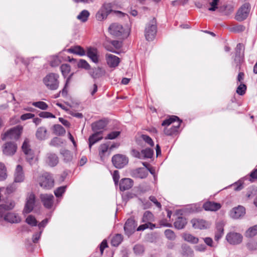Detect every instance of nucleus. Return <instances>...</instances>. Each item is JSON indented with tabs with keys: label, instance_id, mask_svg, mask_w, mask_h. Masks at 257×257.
Segmentation results:
<instances>
[{
	"label": "nucleus",
	"instance_id": "nucleus-28",
	"mask_svg": "<svg viewBox=\"0 0 257 257\" xmlns=\"http://www.w3.org/2000/svg\"><path fill=\"white\" fill-rule=\"evenodd\" d=\"M181 121H177L176 124H174L170 128L166 127L164 130V133L167 136H171L178 132Z\"/></svg>",
	"mask_w": 257,
	"mask_h": 257
},
{
	"label": "nucleus",
	"instance_id": "nucleus-54",
	"mask_svg": "<svg viewBox=\"0 0 257 257\" xmlns=\"http://www.w3.org/2000/svg\"><path fill=\"white\" fill-rule=\"evenodd\" d=\"M39 115L41 117L43 118H55V116L52 113L47 111L41 112Z\"/></svg>",
	"mask_w": 257,
	"mask_h": 257
},
{
	"label": "nucleus",
	"instance_id": "nucleus-41",
	"mask_svg": "<svg viewBox=\"0 0 257 257\" xmlns=\"http://www.w3.org/2000/svg\"><path fill=\"white\" fill-rule=\"evenodd\" d=\"M32 104L33 106L42 110H46L48 108L47 104L44 101H39L33 102Z\"/></svg>",
	"mask_w": 257,
	"mask_h": 257
},
{
	"label": "nucleus",
	"instance_id": "nucleus-17",
	"mask_svg": "<svg viewBox=\"0 0 257 257\" xmlns=\"http://www.w3.org/2000/svg\"><path fill=\"white\" fill-rule=\"evenodd\" d=\"M14 181L17 183H21L25 179V175L22 166H17L14 174Z\"/></svg>",
	"mask_w": 257,
	"mask_h": 257
},
{
	"label": "nucleus",
	"instance_id": "nucleus-15",
	"mask_svg": "<svg viewBox=\"0 0 257 257\" xmlns=\"http://www.w3.org/2000/svg\"><path fill=\"white\" fill-rule=\"evenodd\" d=\"M15 203L13 201L0 205V221L4 220V216L7 213V211L13 209Z\"/></svg>",
	"mask_w": 257,
	"mask_h": 257
},
{
	"label": "nucleus",
	"instance_id": "nucleus-46",
	"mask_svg": "<svg viewBox=\"0 0 257 257\" xmlns=\"http://www.w3.org/2000/svg\"><path fill=\"white\" fill-rule=\"evenodd\" d=\"M22 150L25 154H27L28 152L32 151L30 148L29 141L28 140L26 139L22 145Z\"/></svg>",
	"mask_w": 257,
	"mask_h": 257
},
{
	"label": "nucleus",
	"instance_id": "nucleus-26",
	"mask_svg": "<svg viewBox=\"0 0 257 257\" xmlns=\"http://www.w3.org/2000/svg\"><path fill=\"white\" fill-rule=\"evenodd\" d=\"M224 223L223 221H218L216 225V231L215 235V240L218 241L223 236L224 233Z\"/></svg>",
	"mask_w": 257,
	"mask_h": 257
},
{
	"label": "nucleus",
	"instance_id": "nucleus-4",
	"mask_svg": "<svg viewBox=\"0 0 257 257\" xmlns=\"http://www.w3.org/2000/svg\"><path fill=\"white\" fill-rule=\"evenodd\" d=\"M59 75L55 73H49L43 78V82L49 89L56 90L59 86Z\"/></svg>",
	"mask_w": 257,
	"mask_h": 257
},
{
	"label": "nucleus",
	"instance_id": "nucleus-58",
	"mask_svg": "<svg viewBox=\"0 0 257 257\" xmlns=\"http://www.w3.org/2000/svg\"><path fill=\"white\" fill-rule=\"evenodd\" d=\"M149 199H150V201H152V202H153L154 203V204L158 208H159L160 209L161 208V203L159 202L158 201L157 199H156V198L155 196H151L149 197Z\"/></svg>",
	"mask_w": 257,
	"mask_h": 257
},
{
	"label": "nucleus",
	"instance_id": "nucleus-50",
	"mask_svg": "<svg viewBox=\"0 0 257 257\" xmlns=\"http://www.w3.org/2000/svg\"><path fill=\"white\" fill-rule=\"evenodd\" d=\"M246 86L244 84H240L236 89V93L239 95H242L245 92Z\"/></svg>",
	"mask_w": 257,
	"mask_h": 257
},
{
	"label": "nucleus",
	"instance_id": "nucleus-3",
	"mask_svg": "<svg viewBox=\"0 0 257 257\" xmlns=\"http://www.w3.org/2000/svg\"><path fill=\"white\" fill-rule=\"evenodd\" d=\"M157 32V22L155 18L152 19L147 24L145 30V36L148 41H153Z\"/></svg>",
	"mask_w": 257,
	"mask_h": 257
},
{
	"label": "nucleus",
	"instance_id": "nucleus-45",
	"mask_svg": "<svg viewBox=\"0 0 257 257\" xmlns=\"http://www.w3.org/2000/svg\"><path fill=\"white\" fill-rule=\"evenodd\" d=\"M26 222L32 226H35L37 225V221L35 217L31 215H29L26 219Z\"/></svg>",
	"mask_w": 257,
	"mask_h": 257
},
{
	"label": "nucleus",
	"instance_id": "nucleus-31",
	"mask_svg": "<svg viewBox=\"0 0 257 257\" xmlns=\"http://www.w3.org/2000/svg\"><path fill=\"white\" fill-rule=\"evenodd\" d=\"M183 239L192 244H196L199 242V238L192 234L188 233H184L182 235Z\"/></svg>",
	"mask_w": 257,
	"mask_h": 257
},
{
	"label": "nucleus",
	"instance_id": "nucleus-51",
	"mask_svg": "<svg viewBox=\"0 0 257 257\" xmlns=\"http://www.w3.org/2000/svg\"><path fill=\"white\" fill-rule=\"evenodd\" d=\"M61 154L64 157V160L66 161H69L72 159V156L71 155L70 152L68 150H62L61 151Z\"/></svg>",
	"mask_w": 257,
	"mask_h": 257
},
{
	"label": "nucleus",
	"instance_id": "nucleus-11",
	"mask_svg": "<svg viewBox=\"0 0 257 257\" xmlns=\"http://www.w3.org/2000/svg\"><path fill=\"white\" fill-rule=\"evenodd\" d=\"M226 239L231 244H237L242 241V237L239 233L232 232L227 234Z\"/></svg>",
	"mask_w": 257,
	"mask_h": 257
},
{
	"label": "nucleus",
	"instance_id": "nucleus-29",
	"mask_svg": "<svg viewBox=\"0 0 257 257\" xmlns=\"http://www.w3.org/2000/svg\"><path fill=\"white\" fill-rule=\"evenodd\" d=\"M133 176L141 179H144L147 177L148 173L147 170L144 168H138L133 172Z\"/></svg>",
	"mask_w": 257,
	"mask_h": 257
},
{
	"label": "nucleus",
	"instance_id": "nucleus-49",
	"mask_svg": "<svg viewBox=\"0 0 257 257\" xmlns=\"http://www.w3.org/2000/svg\"><path fill=\"white\" fill-rule=\"evenodd\" d=\"M141 138L145 142H146L149 146L151 147H153L154 146V142L149 136L146 135H142L141 136Z\"/></svg>",
	"mask_w": 257,
	"mask_h": 257
},
{
	"label": "nucleus",
	"instance_id": "nucleus-27",
	"mask_svg": "<svg viewBox=\"0 0 257 257\" xmlns=\"http://www.w3.org/2000/svg\"><path fill=\"white\" fill-rule=\"evenodd\" d=\"M95 133L89 137V147L90 149L93 145L101 140L103 137L102 136V131L94 132Z\"/></svg>",
	"mask_w": 257,
	"mask_h": 257
},
{
	"label": "nucleus",
	"instance_id": "nucleus-23",
	"mask_svg": "<svg viewBox=\"0 0 257 257\" xmlns=\"http://www.w3.org/2000/svg\"><path fill=\"white\" fill-rule=\"evenodd\" d=\"M134 184L133 181L130 178H124L120 180L119 189L121 191H125L131 189Z\"/></svg>",
	"mask_w": 257,
	"mask_h": 257
},
{
	"label": "nucleus",
	"instance_id": "nucleus-53",
	"mask_svg": "<svg viewBox=\"0 0 257 257\" xmlns=\"http://www.w3.org/2000/svg\"><path fill=\"white\" fill-rule=\"evenodd\" d=\"M66 187L61 186L58 187L55 191L54 194L57 197L61 196L65 191Z\"/></svg>",
	"mask_w": 257,
	"mask_h": 257
},
{
	"label": "nucleus",
	"instance_id": "nucleus-7",
	"mask_svg": "<svg viewBox=\"0 0 257 257\" xmlns=\"http://www.w3.org/2000/svg\"><path fill=\"white\" fill-rule=\"evenodd\" d=\"M250 9V5L248 3H245L242 5L238 9L235 19L238 21H242L248 17Z\"/></svg>",
	"mask_w": 257,
	"mask_h": 257
},
{
	"label": "nucleus",
	"instance_id": "nucleus-1",
	"mask_svg": "<svg viewBox=\"0 0 257 257\" xmlns=\"http://www.w3.org/2000/svg\"><path fill=\"white\" fill-rule=\"evenodd\" d=\"M22 130L23 127L21 125H17L11 128L2 134V139L3 141L17 140L20 137Z\"/></svg>",
	"mask_w": 257,
	"mask_h": 257
},
{
	"label": "nucleus",
	"instance_id": "nucleus-37",
	"mask_svg": "<svg viewBox=\"0 0 257 257\" xmlns=\"http://www.w3.org/2000/svg\"><path fill=\"white\" fill-rule=\"evenodd\" d=\"M108 149V145L107 144H101L99 147V155L100 157L101 160L103 161L104 156L107 152Z\"/></svg>",
	"mask_w": 257,
	"mask_h": 257
},
{
	"label": "nucleus",
	"instance_id": "nucleus-39",
	"mask_svg": "<svg viewBox=\"0 0 257 257\" xmlns=\"http://www.w3.org/2000/svg\"><path fill=\"white\" fill-rule=\"evenodd\" d=\"M7 177V168L4 163H0V181L5 180Z\"/></svg>",
	"mask_w": 257,
	"mask_h": 257
},
{
	"label": "nucleus",
	"instance_id": "nucleus-30",
	"mask_svg": "<svg viewBox=\"0 0 257 257\" xmlns=\"http://www.w3.org/2000/svg\"><path fill=\"white\" fill-rule=\"evenodd\" d=\"M105 71L100 67L94 68L89 71V74L93 78H98L103 76Z\"/></svg>",
	"mask_w": 257,
	"mask_h": 257
},
{
	"label": "nucleus",
	"instance_id": "nucleus-21",
	"mask_svg": "<svg viewBox=\"0 0 257 257\" xmlns=\"http://www.w3.org/2000/svg\"><path fill=\"white\" fill-rule=\"evenodd\" d=\"M203 208L206 211H216L221 207V204L212 201H208L204 203Z\"/></svg>",
	"mask_w": 257,
	"mask_h": 257
},
{
	"label": "nucleus",
	"instance_id": "nucleus-43",
	"mask_svg": "<svg viewBox=\"0 0 257 257\" xmlns=\"http://www.w3.org/2000/svg\"><path fill=\"white\" fill-rule=\"evenodd\" d=\"M154 151L152 149L148 148L142 150L143 159L146 158H151L153 156Z\"/></svg>",
	"mask_w": 257,
	"mask_h": 257
},
{
	"label": "nucleus",
	"instance_id": "nucleus-44",
	"mask_svg": "<svg viewBox=\"0 0 257 257\" xmlns=\"http://www.w3.org/2000/svg\"><path fill=\"white\" fill-rule=\"evenodd\" d=\"M219 0H212L209 2L208 10L210 11H214L217 9L218 3Z\"/></svg>",
	"mask_w": 257,
	"mask_h": 257
},
{
	"label": "nucleus",
	"instance_id": "nucleus-9",
	"mask_svg": "<svg viewBox=\"0 0 257 257\" xmlns=\"http://www.w3.org/2000/svg\"><path fill=\"white\" fill-rule=\"evenodd\" d=\"M112 162L117 168H122L128 163L127 159L123 155L117 154L112 158Z\"/></svg>",
	"mask_w": 257,
	"mask_h": 257
},
{
	"label": "nucleus",
	"instance_id": "nucleus-34",
	"mask_svg": "<svg viewBox=\"0 0 257 257\" xmlns=\"http://www.w3.org/2000/svg\"><path fill=\"white\" fill-rule=\"evenodd\" d=\"M187 224L186 218L182 217H179L174 222L175 227L178 229H181L183 228Z\"/></svg>",
	"mask_w": 257,
	"mask_h": 257
},
{
	"label": "nucleus",
	"instance_id": "nucleus-12",
	"mask_svg": "<svg viewBox=\"0 0 257 257\" xmlns=\"http://www.w3.org/2000/svg\"><path fill=\"white\" fill-rule=\"evenodd\" d=\"M40 199L44 206L47 208H51L54 203V197L52 194H42Z\"/></svg>",
	"mask_w": 257,
	"mask_h": 257
},
{
	"label": "nucleus",
	"instance_id": "nucleus-36",
	"mask_svg": "<svg viewBox=\"0 0 257 257\" xmlns=\"http://www.w3.org/2000/svg\"><path fill=\"white\" fill-rule=\"evenodd\" d=\"M177 121H181L178 117L175 115H172L168 119L164 120L162 123L163 126H168L171 124L176 122Z\"/></svg>",
	"mask_w": 257,
	"mask_h": 257
},
{
	"label": "nucleus",
	"instance_id": "nucleus-35",
	"mask_svg": "<svg viewBox=\"0 0 257 257\" xmlns=\"http://www.w3.org/2000/svg\"><path fill=\"white\" fill-rule=\"evenodd\" d=\"M89 16V12L87 10H84L81 11L77 16V19L80 21L84 23L87 21Z\"/></svg>",
	"mask_w": 257,
	"mask_h": 257
},
{
	"label": "nucleus",
	"instance_id": "nucleus-18",
	"mask_svg": "<svg viewBox=\"0 0 257 257\" xmlns=\"http://www.w3.org/2000/svg\"><path fill=\"white\" fill-rule=\"evenodd\" d=\"M105 57L107 64L110 67H116L120 63L119 58L115 55L107 54Z\"/></svg>",
	"mask_w": 257,
	"mask_h": 257
},
{
	"label": "nucleus",
	"instance_id": "nucleus-22",
	"mask_svg": "<svg viewBox=\"0 0 257 257\" xmlns=\"http://www.w3.org/2000/svg\"><path fill=\"white\" fill-rule=\"evenodd\" d=\"M136 227L135 222L133 218H129L124 225V230L128 235L131 234L135 230Z\"/></svg>",
	"mask_w": 257,
	"mask_h": 257
},
{
	"label": "nucleus",
	"instance_id": "nucleus-10",
	"mask_svg": "<svg viewBox=\"0 0 257 257\" xmlns=\"http://www.w3.org/2000/svg\"><path fill=\"white\" fill-rule=\"evenodd\" d=\"M109 33L113 36L120 37L124 34L125 30L122 26L117 23L112 24L108 28Z\"/></svg>",
	"mask_w": 257,
	"mask_h": 257
},
{
	"label": "nucleus",
	"instance_id": "nucleus-52",
	"mask_svg": "<svg viewBox=\"0 0 257 257\" xmlns=\"http://www.w3.org/2000/svg\"><path fill=\"white\" fill-rule=\"evenodd\" d=\"M120 134L119 131H114L110 133L105 138V139L113 140L116 138Z\"/></svg>",
	"mask_w": 257,
	"mask_h": 257
},
{
	"label": "nucleus",
	"instance_id": "nucleus-61",
	"mask_svg": "<svg viewBox=\"0 0 257 257\" xmlns=\"http://www.w3.org/2000/svg\"><path fill=\"white\" fill-rule=\"evenodd\" d=\"M42 231L43 230H42L39 233H36L35 234H34V235L32 237L33 242L36 243L38 242V241L40 238Z\"/></svg>",
	"mask_w": 257,
	"mask_h": 257
},
{
	"label": "nucleus",
	"instance_id": "nucleus-5",
	"mask_svg": "<svg viewBox=\"0 0 257 257\" xmlns=\"http://www.w3.org/2000/svg\"><path fill=\"white\" fill-rule=\"evenodd\" d=\"M39 184L43 188L51 189L54 186V179L50 174L45 173L40 177Z\"/></svg>",
	"mask_w": 257,
	"mask_h": 257
},
{
	"label": "nucleus",
	"instance_id": "nucleus-55",
	"mask_svg": "<svg viewBox=\"0 0 257 257\" xmlns=\"http://www.w3.org/2000/svg\"><path fill=\"white\" fill-rule=\"evenodd\" d=\"M166 236L169 239H174L175 237V235L174 232L171 229H167L165 231Z\"/></svg>",
	"mask_w": 257,
	"mask_h": 257
},
{
	"label": "nucleus",
	"instance_id": "nucleus-2",
	"mask_svg": "<svg viewBox=\"0 0 257 257\" xmlns=\"http://www.w3.org/2000/svg\"><path fill=\"white\" fill-rule=\"evenodd\" d=\"M154 221L155 217L152 212L149 211L145 212L142 219V221L145 224L140 225L137 231H143L147 228L154 229L156 227V225L152 222Z\"/></svg>",
	"mask_w": 257,
	"mask_h": 257
},
{
	"label": "nucleus",
	"instance_id": "nucleus-64",
	"mask_svg": "<svg viewBox=\"0 0 257 257\" xmlns=\"http://www.w3.org/2000/svg\"><path fill=\"white\" fill-rule=\"evenodd\" d=\"M233 186H234V190L235 191H239L243 188L242 182L241 181L236 182L233 184Z\"/></svg>",
	"mask_w": 257,
	"mask_h": 257
},
{
	"label": "nucleus",
	"instance_id": "nucleus-57",
	"mask_svg": "<svg viewBox=\"0 0 257 257\" xmlns=\"http://www.w3.org/2000/svg\"><path fill=\"white\" fill-rule=\"evenodd\" d=\"M112 177L115 185H117L119 179V174L118 171L117 170L114 171L112 174Z\"/></svg>",
	"mask_w": 257,
	"mask_h": 257
},
{
	"label": "nucleus",
	"instance_id": "nucleus-33",
	"mask_svg": "<svg viewBox=\"0 0 257 257\" xmlns=\"http://www.w3.org/2000/svg\"><path fill=\"white\" fill-rule=\"evenodd\" d=\"M67 51L71 53L75 54L80 56H84L85 55L84 50L79 46L71 47L68 49Z\"/></svg>",
	"mask_w": 257,
	"mask_h": 257
},
{
	"label": "nucleus",
	"instance_id": "nucleus-42",
	"mask_svg": "<svg viewBox=\"0 0 257 257\" xmlns=\"http://www.w3.org/2000/svg\"><path fill=\"white\" fill-rule=\"evenodd\" d=\"M54 133L56 135H62L65 133V130L60 124H55L53 126Z\"/></svg>",
	"mask_w": 257,
	"mask_h": 257
},
{
	"label": "nucleus",
	"instance_id": "nucleus-25",
	"mask_svg": "<svg viewBox=\"0 0 257 257\" xmlns=\"http://www.w3.org/2000/svg\"><path fill=\"white\" fill-rule=\"evenodd\" d=\"M87 56L95 63L98 62L97 50L94 48H88L86 50Z\"/></svg>",
	"mask_w": 257,
	"mask_h": 257
},
{
	"label": "nucleus",
	"instance_id": "nucleus-56",
	"mask_svg": "<svg viewBox=\"0 0 257 257\" xmlns=\"http://www.w3.org/2000/svg\"><path fill=\"white\" fill-rule=\"evenodd\" d=\"M26 155V159L27 161L29 162V163L32 165L33 164L34 155L33 153V151H31L30 152H28L27 154H25Z\"/></svg>",
	"mask_w": 257,
	"mask_h": 257
},
{
	"label": "nucleus",
	"instance_id": "nucleus-14",
	"mask_svg": "<svg viewBox=\"0 0 257 257\" xmlns=\"http://www.w3.org/2000/svg\"><path fill=\"white\" fill-rule=\"evenodd\" d=\"M245 209L242 206H238L231 209L230 212V216L233 219H238L244 215Z\"/></svg>",
	"mask_w": 257,
	"mask_h": 257
},
{
	"label": "nucleus",
	"instance_id": "nucleus-62",
	"mask_svg": "<svg viewBox=\"0 0 257 257\" xmlns=\"http://www.w3.org/2000/svg\"><path fill=\"white\" fill-rule=\"evenodd\" d=\"M112 45L113 47V48H115L117 49H119L121 47V42L119 41H112L111 42Z\"/></svg>",
	"mask_w": 257,
	"mask_h": 257
},
{
	"label": "nucleus",
	"instance_id": "nucleus-32",
	"mask_svg": "<svg viewBox=\"0 0 257 257\" xmlns=\"http://www.w3.org/2000/svg\"><path fill=\"white\" fill-rule=\"evenodd\" d=\"M36 137L39 140H44L47 138V129L44 126L39 127L36 132Z\"/></svg>",
	"mask_w": 257,
	"mask_h": 257
},
{
	"label": "nucleus",
	"instance_id": "nucleus-6",
	"mask_svg": "<svg viewBox=\"0 0 257 257\" xmlns=\"http://www.w3.org/2000/svg\"><path fill=\"white\" fill-rule=\"evenodd\" d=\"M111 4H103L96 14L95 17L97 20L101 21L106 19L107 16L111 11Z\"/></svg>",
	"mask_w": 257,
	"mask_h": 257
},
{
	"label": "nucleus",
	"instance_id": "nucleus-48",
	"mask_svg": "<svg viewBox=\"0 0 257 257\" xmlns=\"http://www.w3.org/2000/svg\"><path fill=\"white\" fill-rule=\"evenodd\" d=\"M78 66L79 68H82L86 70H88L90 68V65L88 62L83 59H81L78 63Z\"/></svg>",
	"mask_w": 257,
	"mask_h": 257
},
{
	"label": "nucleus",
	"instance_id": "nucleus-24",
	"mask_svg": "<svg viewBox=\"0 0 257 257\" xmlns=\"http://www.w3.org/2000/svg\"><path fill=\"white\" fill-rule=\"evenodd\" d=\"M108 121L105 119H101L92 123L91 127L93 132L102 131L107 125Z\"/></svg>",
	"mask_w": 257,
	"mask_h": 257
},
{
	"label": "nucleus",
	"instance_id": "nucleus-20",
	"mask_svg": "<svg viewBox=\"0 0 257 257\" xmlns=\"http://www.w3.org/2000/svg\"><path fill=\"white\" fill-rule=\"evenodd\" d=\"M4 220L12 223H17L21 221V218L17 213L8 212L5 215Z\"/></svg>",
	"mask_w": 257,
	"mask_h": 257
},
{
	"label": "nucleus",
	"instance_id": "nucleus-8",
	"mask_svg": "<svg viewBox=\"0 0 257 257\" xmlns=\"http://www.w3.org/2000/svg\"><path fill=\"white\" fill-rule=\"evenodd\" d=\"M191 223L195 229H206L211 225L210 222L200 218H193L191 220Z\"/></svg>",
	"mask_w": 257,
	"mask_h": 257
},
{
	"label": "nucleus",
	"instance_id": "nucleus-19",
	"mask_svg": "<svg viewBox=\"0 0 257 257\" xmlns=\"http://www.w3.org/2000/svg\"><path fill=\"white\" fill-rule=\"evenodd\" d=\"M45 162L48 166L54 167L58 163L59 159L55 154L49 153L46 155Z\"/></svg>",
	"mask_w": 257,
	"mask_h": 257
},
{
	"label": "nucleus",
	"instance_id": "nucleus-40",
	"mask_svg": "<svg viewBox=\"0 0 257 257\" xmlns=\"http://www.w3.org/2000/svg\"><path fill=\"white\" fill-rule=\"evenodd\" d=\"M257 234V225L249 227L245 232V235L248 237H251Z\"/></svg>",
	"mask_w": 257,
	"mask_h": 257
},
{
	"label": "nucleus",
	"instance_id": "nucleus-63",
	"mask_svg": "<svg viewBox=\"0 0 257 257\" xmlns=\"http://www.w3.org/2000/svg\"><path fill=\"white\" fill-rule=\"evenodd\" d=\"M89 92L93 96L97 91V86L96 84H93L89 89Z\"/></svg>",
	"mask_w": 257,
	"mask_h": 257
},
{
	"label": "nucleus",
	"instance_id": "nucleus-60",
	"mask_svg": "<svg viewBox=\"0 0 257 257\" xmlns=\"http://www.w3.org/2000/svg\"><path fill=\"white\" fill-rule=\"evenodd\" d=\"M141 154L142 151L140 152L139 151L136 150H133L132 151V155H133V156L140 159H143L142 155Z\"/></svg>",
	"mask_w": 257,
	"mask_h": 257
},
{
	"label": "nucleus",
	"instance_id": "nucleus-59",
	"mask_svg": "<svg viewBox=\"0 0 257 257\" xmlns=\"http://www.w3.org/2000/svg\"><path fill=\"white\" fill-rule=\"evenodd\" d=\"M35 116L34 114L31 113H27L25 114H24L21 116V119L23 120H25L28 119L32 118L34 117Z\"/></svg>",
	"mask_w": 257,
	"mask_h": 257
},
{
	"label": "nucleus",
	"instance_id": "nucleus-13",
	"mask_svg": "<svg viewBox=\"0 0 257 257\" xmlns=\"http://www.w3.org/2000/svg\"><path fill=\"white\" fill-rule=\"evenodd\" d=\"M35 202V197L34 194L30 193L26 198V203L24 208V212L26 213L31 212L34 207Z\"/></svg>",
	"mask_w": 257,
	"mask_h": 257
},
{
	"label": "nucleus",
	"instance_id": "nucleus-16",
	"mask_svg": "<svg viewBox=\"0 0 257 257\" xmlns=\"http://www.w3.org/2000/svg\"><path fill=\"white\" fill-rule=\"evenodd\" d=\"M17 150L16 145L12 142L6 143L3 147V153L7 156H11L15 154Z\"/></svg>",
	"mask_w": 257,
	"mask_h": 257
},
{
	"label": "nucleus",
	"instance_id": "nucleus-47",
	"mask_svg": "<svg viewBox=\"0 0 257 257\" xmlns=\"http://www.w3.org/2000/svg\"><path fill=\"white\" fill-rule=\"evenodd\" d=\"M61 70L64 76H66L70 71V66L67 64H62L61 66Z\"/></svg>",
	"mask_w": 257,
	"mask_h": 257
},
{
	"label": "nucleus",
	"instance_id": "nucleus-38",
	"mask_svg": "<svg viewBox=\"0 0 257 257\" xmlns=\"http://www.w3.org/2000/svg\"><path fill=\"white\" fill-rule=\"evenodd\" d=\"M122 236L120 234H115L111 240V244L112 246H118L122 240Z\"/></svg>",
	"mask_w": 257,
	"mask_h": 257
}]
</instances>
